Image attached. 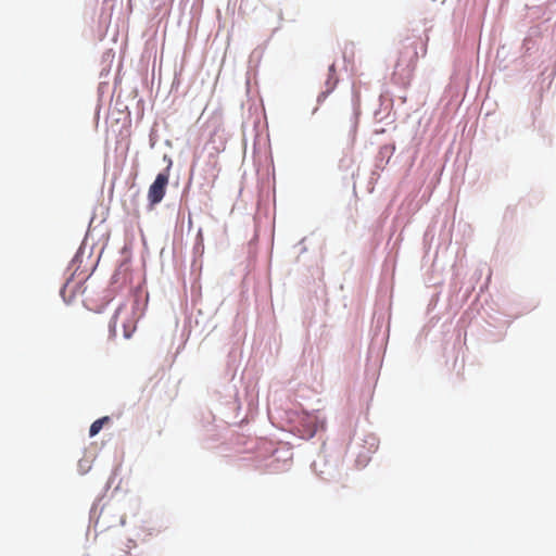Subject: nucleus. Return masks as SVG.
<instances>
[{
  "mask_svg": "<svg viewBox=\"0 0 556 556\" xmlns=\"http://www.w3.org/2000/svg\"><path fill=\"white\" fill-rule=\"evenodd\" d=\"M428 40V38L426 39ZM420 43L422 48V55L427 51V41L422 42L421 39L414 40L409 43H402L399 50V58L394 65L392 77L395 83L407 84L416 68L418 60L417 45Z\"/></svg>",
  "mask_w": 556,
  "mask_h": 556,
  "instance_id": "obj_1",
  "label": "nucleus"
},
{
  "mask_svg": "<svg viewBox=\"0 0 556 556\" xmlns=\"http://www.w3.org/2000/svg\"><path fill=\"white\" fill-rule=\"evenodd\" d=\"M118 323L122 325L124 337L129 339L137 328L135 313L127 309L125 306H119L110 323V332L112 336L116 334V327Z\"/></svg>",
  "mask_w": 556,
  "mask_h": 556,
  "instance_id": "obj_2",
  "label": "nucleus"
},
{
  "mask_svg": "<svg viewBox=\"0 0 556 556\" xmlns=\"http://www.w3.org/2000/svg\"><path fill=\"white\" fill-rule=\"evenodd\" d=\"M169 181V166L162 173H159L153 184L148 190V201L151 208L159 204L166 193V188Z\"/></svg>",
  "mask_w": 556,
  "mask_h": 556,
  "instance_id": "obj_3",
  "label": "nucleus"
},
{
  "mask_svg": "<svg viewBox=\"0 0 556 556\" xmlns=\"http://www.w3.org/2000/svg\"><path fill=\"white\" fill-rule=\"evenodd\" d=\"M109 420H110V418L108 416H105V417H102V418L93 421L89 429L90 437H94L96 434H98L100 432V430L102 429L103 425L105 422H108Z\"/></svg>",
  "mask_w": 556,
  "mask_h": 556,
  "instance_id": "obj_4",
  "label": "nucleus"
},
{
  "mask_svg": "<svg viewBox=\"0 0 556 556\" xmlns=\"http://www.w3.org/2000/svg\"><path fill=\"white\" fill-rule=\"evenodd\" d=\"M334 74H336V65L331 64L329 66V78L327 80V86H328L327 92H330L336 87L337 78L334 77Z\"/></svg>",
  "mask_w": 556,
  "mask_h": 556,
  "instance_id": "obj_5",
  "label": "nucleus"
},
{
  "mask_svg": "<svg viewBox=\"0 0 556 556\" xmlns=\"http://www.w3.org/2000/svg\"><path fill=\"white\" fill-rule=\"evenodd\" d=\"M306 418L309 424V429H308L309 435H313L318 428L317 418L312 415H307Z\"/></svg>",
  "mask_w": 556,
  "mask_h": 556,
  "instance_id": "obj_6",
  "label": "nucleus"
},
{
  "mask_svg": "<svg viewBox=\"0 0 556 556\" xmlns=\"http://www.w3.org/2000/svg\"><path fill=\"white\" fill-rule=\"evenodd\" d=\"M349 127H350V131L353 132V135H355L356 127H357V117L353 113L350 114Z\"/></svg>",
  "mask_w": 556,
  "mask_h": 556,
  "instance_id": "obj_7",
  "label": "nucleus"
}]
</instances>
